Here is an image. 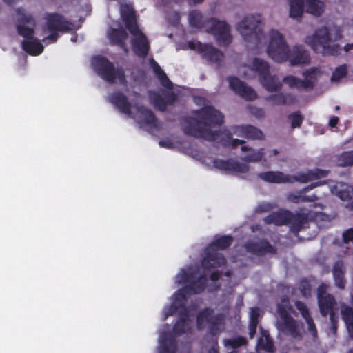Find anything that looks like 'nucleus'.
Instances as JSON below:
<instances>
[{"instance_id":"1","label":"nucleus","mask_w":353,"mask_h":353,"mask_svg":"<svg viewBox=\"0 0 353 353\" xmlns=\"http://www.w3.org/2000/svg\"><path fill=\"white\" fill-rule=\"evenodd\" d=\"M193 114L198 119L189 116L184 117L182 119L185 124L183 130L186 135L210 141H216L221 137V131L213 132L210 127L221 125L223 123V115L221 112L211 106H207L194 111Z\"/></svg>"},{"instance_id":"2","label":"nucleus","mask_w":353,"mask_h":353,"mask_svg":"<svg viewBox=\"0 0 353 353\" xmlns=\"http://www.w3.org/2000/svg\"><path fill=\"white\" fill-rule=\"evenodd\" d=\"M267 53L276 62L289 60L291 65L306 64L310 61V54L303 46H295L290 49L283 35L276 30L270 32Z\"/></svg>"},{"instance_id":"3","label":"nucleus","mask_w":353,"mask_h":353,"mask_svg":"<svg viewBox=\"0 0 353 353\" xmlns=\"http://www.w3.org/2000/svg\"><path fill=\"white\" fill-rule=\"evenodd\" d=\"M197 273L196 271L183 270L177 275L179 279V282L185 285L174 294L172 303L179 310L186 307L185 304L189 295L199 294L205 290L208 279L205 274L197 276Z\"/></svg>"},{"instance_id":"4","label":"nucleus","mask_w":353,"mask_h":353,"mask_svg":"<svg viewBox=\"0 0 353 353\" xmlns=\"http://www.w3.org/2000/svg\"><path fill=\"white\" fill-rule=\"evenodd\" d=\"M233 241L234 239L230 235L215 236L214 241L204 250L205 255L201 260L202 268L204 270H211L224 266L227 261L219 251L228 248Z\"/></svg>"},{"instance_id":"5","label":"nucleus","mask_w":353,"mask_h":353,"mask_svg":"<svg viewBox=\"0 0 353 353\" xmlns=\"http://www.w3.org/2000/svg\"><path fill=\"white\" fill-rule=\"evenodd\" d=\"M225 316L223 314H214V310L210 307H205L200 310L196 315V327L199 330H203L208 324V333L215 337V345L210 348L208 353H219L217 337L222 332L224 325Z\"/></svg>"},{"instance_id":"6","label":"nucleus","mask_w":353,"mask_h":353,"mask_svg":"<svg viewBox=\"0 0 353 353\" xmlns=\"http://www.w3.org/2000/svg\"><path fill=\"white\" fill-rule=\"evenodd\" d=\"M94 70L103 80L108 83H114L117 79L121 85H125L127 80L122 68H115L109 59L103 56H96L92 60Z\"/></svg>"},{"instance_id":"7","label":"nucleus","mask_w":353,"mask_h":353,"mask_svg":"<svg viewBox=\"0 0 353 353\" xmlns=\"http://www.w3.org/2000/svg\"><path fill=\"white\" fill-rule=\"evenodd\" d=\"M307 42L316 53L324 56H337L340 54L341 48L339 44L330 45L331 37L326 26L317 29L312 37L307 38Z\"/></svg>"},{"instance_id":"8","label":"nucleus","mask_w":353,"mask_h":353,"mask_svg":"<svg viewBox=\"0 0 353 353\" xmlns=\"http://www.w3.org/2000/svg\"><path fill=\"white\" fill-rule=\"evenodd\" d=\"M236 30L242 35L245 41L259 42L263 36L261 16L245 17L241 21L238 23Z\"/></svg>"},{"instance_id":"9","label":"nucleus","mask_w":353,"mask_h":353,"mask_svg":"<svg viewBox=\"0 0 353 353\" xmlns=\"http://www.w3.org/2000/svg\"><path fill=\"white\" fill-rule=\"evenodd\" d=\"M186 328L187 322L184 319H179L172 327V333H162L159 337L158 353H176L178 344L174 335L185 333Z\"/></svg>"},{"instance_id":"10","label":"nucleus","mask_w":353,"mask_h":353,"mask_svg":"<svg viewBox=\"0 0 353 353\" xmlns=\"http://www.w3.org/2000/svg\"><path fill=\"white\" fill-rule=\"evenodd\" d=\"M320 73L317 68L313 67L302 72V75L305 77L304 80L293 75H288L283 77V82L289 88H296L298 90H313Z\"/></svg>"},{"instance_id":"11","label":"nucleus","mask_w":353,"mask_h":353,"mask_svg":"<svg viewBox=\"0 0 353 353\" xmlns=\"http://www.w3.org/2000/svg\"><path fill=\"white\" fill-rule=\"evenodd\" d=\"M277 313L280 318L278 321V328L282 332L289 334L294 339L301 336L299 325L297 321L288 313L285 306L279 304L277 305Z\"/></svg>"},{"instance_id":"12","label":"nucleus","mask_w":353,"mask_h":353,"mask_svg":"<svg viewBox=\"0 0 353 353\" xmlns=\"http://www.w3.org/2000/svg\"><path fill=\"white\" fill-rule=\"evenodd\" d=\"M17 24V32L24 38L23 40L32 39L34 37L35 19L31 14L26 13L23 9L18 8L16 10Z\"/></svg>"},{"instance_id":"13","label":"nucleus","mask_w":353,"mask_h":353,"mask_svg":"<svg viewBox=\"0 0 353 353\" xmlns=\"http://www.w3.org/2000/svg\"><path fill=\"white\" fill-rule=\"evenodd\" d=\"M210 32L214 34L219 46H227L232 42L230 26L224 21L210 19Z\"/></svg>"},{"instance_id":"14","label":"nucleus","mask_w":353,"mask_h":353,"mask_svg":"<svg viewBox=\"0 0 353 353\" xmlns=\"http://www.w3.org/2000/svg\"><path fill=\"white\" fill-rule=\"evenodd\" d=\"M130 33L133 36L131 41L133 52L139 57L145 58L150 49V42L146 35L139 30V27Z\"/></svg>"},{"instance_id":"15","label":"nucleus","mask_w":353,"mask_h":353,"mask_svg":"<svg viewBox=\"0 0 353 353\" xmlns=\"http://www.w3.org/2000/svg\"><path fill=\"white\" fill-rule=\"evenodd\" d=\"M228 80L230 88L245 100L253 101L256 99V92L245 82L235 77H230Z\"/></svg>"},{"instance_id":"16","label":"nucleus","mask_w":353,"mask_h":353,"mask_svg":"<svg viewBox=\"0 0 353 353\" xmlns=\"http://www.w3.org/2000/svg\"><path fill=\"white\" fill-rule=\"evenodd\" d=\"M48 31H68L72 29V24L65 17L57 12L47 13L45 17Z\"/></svg>"},{"instance_id":"17","label":"nucleus","mask_w":353,"mask_h":353,"mask_svg":"<svg viewBox=\"0 0 353 353\" xmlns=\"http://www.w3.org/2000/svg\"><path fill=\"white\" fill-rule=\"evenodd\" d=\"M317 298L319 310L323 316H326L332 311L335 299L333 295L326 293V287L321 284L317 289Z\"/></svg>"},{"instance_id":"18","label":"nucleus","mask_w":353,"mask_h":353,"mask_svg":"<svg viewBox=\"0 0 353 353\" xmlns=\"http://www.w3.org/2000/svg\"><path fill=\"white\" fill-rule=\"evenodd\" d=\"M233 134L235 135L252 140H263L265 135L258 128L252 125H240L232 127Z\"/></svg>"},{"instance_id":"19","label":"nucleus","mask_w":353,"mask_h":353,"mask_svg":"<svg viewBox=\"0 0 353 353\" xmlns=\"http://www.w3.org/2000/svg\"><path fill=\"white\" fill-rule=\"evenodd\" d=\"M214 166L219 170L235 173H246L249 166L232 159L223 160L216 159L213 161Z\"/></svg>"},{"instance_id":"20","label":"nucleus","mask_w":353,"mask_h":353,"mask_svg":"<svg viewBox=\"0 0 353 353\" xmlns=\"http://www.w3.org/2000/svg\"><path fill=\"white\" fill-rule=\"evenodd\" d=\"M246 250L256 256H263L265 254H276L277 250L266 239H262L259 242L250 241L245 244Z\"/></svg>"},{"instance_id":"21","label":"nucleus","mask_w":353,"mask_h":353,"mask_svg":"<svg viewBox=\"0 0 353 353\" xmlns=\"http://www.w3.org/2000/svg\"><path fill=\"white\" fill-rule=\"evenodd\" d=\"M197 50L210 63L219 64L223 57V53L210 44L197 43Z\"/></svg>"},{"instance_id":"22","label":"nucleus","mask_w":353,"mask_h":353,"mask_svg":"<svg viewBox=\"0 0 353 353\" xmlns=\"http://www.w3.org/2000/svg\"><path fill=\"white\" fill-rule=\"evenodd\" d=\"M329 170L315 168L314 170H307L305 172H298L296 175H293V183L299 182L306 183L309 181L321 179L327 176Z\"/></svg>"},{"instance_id":"23","label":"nucleus","mask_w":353,"mask_h":353,"mask_svg":"<svg viewBox=\"0 0 353 353\" xmlns=\"http://www.w3.org/2000/svg\"><path fill=\"white\" fill-rule=\"evenodd\" d=\"M108 101L114 105L121 112L130 115L131 104L126 95L121 91L111 93L108 96Z\"/></svg>"},{"instance_id":"24","label":"nucleus","mask_w":353,"mask_h":353,"mask_svg":"<svg viewBox=\"0 0 353 353\" xmlns=\"http://www.w3.org/2000/svg\"><path fill=\"white\" fill-rule=\"evenodd\" d=\"M259 178L272 183H292L293 175L285 174L281 171H267L258 174Z\"/></svg>"},{"instance_id":"25","label":"nucleus","mask_w":353,"mask_h":353,"mask_svg":"<svg viewBox=\"0 0 353 353\" xmlns=\"http://www.w3.org/2000/svg\"><path fill=\"white\" fill-rule=\"evenodd\" d=\"M120 13L125 28L130 32H132L139 27L135 19V12L132 6L129 4H121Z\"/></svg>"},{"instance_id":"26","label":"nucleus","mask_w":353,"mask_h":353,"mask_svg":"<svg viewBox=\"0 0 353 353\" xmlns=\"http://www.w3.org/2000/svg\"><path fill=\"white\" fill-rule=\"evenodd\" d=\"M292 217V213L287 210L273 212L264 218L267 224H274L278 226L288 225Z\"/></svg>"},{"instance_id":"27","label":"nucleus","mask_w":353,"mask_h":353,"mask_svg":"<svg viewBox=\"0 0 353 353\" xmlns=\"http://www.w3.org/2000/svg\"><path fill=\"white\" fill-rule=\"evenodd\" d=\"M259 81L262 86L270 92H279L282 88V83L276 75H271L270 72L261 77Z\"/></svg>"},{"instance_id":"28","label":"nucleus","mask_w":353,"mask_h":353,"mask_svg":"<svg viewBox=\"0 0 353 353\" xmlns=\"http://www.w3.org/2000/svg\"><path fill=\"white\" fill-rule=\"evenodd\" d=\"M22 49L32 56H38L41 54L44 49L43 46L36 37L32 39L23 40L21 41Z\"/></svg>"},{"instance_id":"29","label":"nucleus","mask_w":353,"mask_h":353,"mask_svg":"<svg viewBox=\"0 0 353 353\" xmlns=\"http://www.w3.org/2000/svg\"><path fill=\"white\" fill-rule=\"evenodd\" d=\"M334 283L339 289H345L346 280L345 279V267L343 261H337L334 263L332 269Z\"/></svg>"},{"instance_id":"30","label":"nucleus","mask_w":353,"mask_h":353,"mask_svg":"<svg viewBox=\"0 0 353 353\" xmlns=\"http://www.w3.org/2000/svg\"><path fill=\"white\" fill-rule=\"evenodd\" d=\"M266 101H271L272 104L277 105H284L287 104H293L296 99V97L290 93L278 92L270 94L265 98Z\"/></svg>"},{"instance_id":"31","label":"nucleus","mask_w":353,"mask_h":353,"mask_svg":"<svg viewBox=\"0 0 353 353\" xmlns=\"http://www.w3.org/2000/svg\"><path fill=\"white\" fill-rule=\"evenodd\" d=\"M109 38L111 43L118 46L125 51H128L125 40L128 38V33L123 29L112 28L109 33Z\"/></svg>"},{"instance_id":"32","label":"nucleus","mask_w":353,"mask_h":353,"mask_svg":"<svg viewBox=\"0 0 353 353\" xmlns=\"http://www.w3.org/2000/svg\"><path fill=\"white\" fill-rule=\"evenodd\" d=\"M137 111L140 114L144 124L153 128L157 127V119L154 112L144 105H139Z\"/></svg>"},{"instance_id":"33","label":"nucleus","mask_w":353,"mask_h":353,"mask_svg":"<svg viewBox=\"0 0 353 353\" xmlns=\"http://www.w3.org/2000/svg\"><path fill=\"white\" fill-rule=\"evenodd\" d=\"M341 314L345 324L349 336L353 339V307L348 305L342 306Z\"/></svg>"},{"instance_id":"34","label":"nucleus","mask_w":353,"mask_h":353,"mask_svg":"<svg viewBox=\"0 0 353 353\" xmlns=\"http://www.w3.org/2000/svg\"><path fill=\"white\" fill-rule=\"evenodd\" d=\"M290 231L294 234L297 235L299 232L304 227V225L307 222V216L304 214H292V217L290 219Z\"/></svg>"},{"instance_id":"35","label":"nucleus","mask_w":353,"mask_h":353,"mask_svg":"<svg viewBox=\"0 0 353 353\" xmlns=\"http://www.w3.org/2000/svg\"><path fill=\"white\" fill-rule=\"evenodd\" d=\"M221 135H223L221 138L220 142L223 146H230L232 148H236L239 145H243L245 141L238 139L232 138V133L229 130H225L221 132Z\"/></svg>"},{"instance_id":"36","label":"nucleus","mask_w":353,"mask_h":353,"mask_svg":"<svg viewBox=\"0 0 353 353\" xmlns=\"http://www.w3.org/2000/svg\"><path fill=\"white\" fill-rule=\"evenodd\" d=\"M262 336L257 341L256 348L259 350H265L268 352H274V344L270 335L266 331H263Z\"/></svg>"},{"instance_id":"37","label":"nucleus","mask_w":353,"mask_h":353,"mask_svg":"<svg viewBox=\"0 0 353 353\" xmlns=\"http://www.w3.org/2000/svg\"><path fill=\"white\" fill-rule=\"evenodd\" d=\"M252 70L258 73L259 79L270 73V65L266 61L255 57L252 61Z\"/></svg>"},{"instance_id":"38","label":"nucleus","mask_w":353,"mask_h":353,"mask_svg":"<svg viewBox=\"0 0 353 353\" xmlns=\"http://www.w3.org/2000/svg\"><path fill=\"white\" fill-rule=\"evenodd\" d=\"M324 11V3L319 0H306V12L320 17Z\"/></svg>"},{"instance_id":"39","label":"nucleus","mask_w":353,"mask_h":353,"mask_svg":"<svg viewBox=\"0 0 353 353\" xmlns=\"http://www.w3.org/2000/svg\"><path fill=\"white\" fill-rule=\"evenodd\" d=\"M327 183L326 180H321L317 182H314L308 185L307 186L305 187L303 190H301L297 194H291L288 196V199L294 203H300L301 200V193H306L308 191L324 184Z\"/></svg>"},{"instance_id":"40","label":"nucleus","mask_w":353,"mask_h":353,"mask_svg":"<svg viewBox=\"0 0 353 353\" xmlns=\"http://www.w3.org/2000/svg\"><path fill=\"white\" fill-rule=\"evenodd\" d=\"M303 0H290V16L292 18L300 17L304 10Z\"/></svg>"},{"instance_id":"41","label":"nucleus","mask_w":353,"mask_h":353,"mask_svg":"<svg viewBox=\"0 0 353 353\" xmlns=\"http://www.w3.org/2000/svg\"><path fill=\"white\" fill-rule=\"evenodd\" d=\"M150 99L154 107L161 112H165L167 109V104L164 97H162L159 93L153 92L150 94Z\"/></svg>"},{"instance_id":"42","label":"nucleus","mask_w":353,"mask_h":353,"mask_svg":"<svg viewBox=\"0 0 353 353\" xmlns=\"http://www.w3.org/2000/svg\"><path fill=\"white\" fill-rule=\"evenodd\" d=\"M247 340L245 337L238 336L232 339H225L223 340V344L226 347L236 349L241 346L247 345Z\"/></svg>"},{"instance_id":"43","label":"nucleus","mask_w":353,"mask_h":353,"mask_svg":"<svg viewBox=\"0 0 353 353\" xmlns=\"http://www.w3.org/2000/svg\"><path fill=\"white\" fill-rule=\"evenodd\" d=\"M189 23L192 27L202 28L203 20L201 13L197 10H192L189 14Z\"/></svg>"},{"instance_id":"44","label":"nucleus","mask_w":353,"mask_h":353,"mask_svg":"<svg viewBox=\"0 0 353 353\" xmlns=\"http://www.w3.org/2000/svg\"><path fill=\"white\" fill-rule=\"evenodd\" d=\"M264 155L263 148L257 150L252 149L250 152L243 158V160L246 162H259L263 159Z\"/></svg>"},{"instance_id":"45","label":"nucleus","mask_w":353,"mask_h":353,"mask_svg":"<svg viewBox=\"0 0 353 353\" xmlns=\"http://www.w3.org/2000/svg\"><path fill=\"white\" fill-rule=\"evenodd\" d=\"M347 74V68L345 64L341 65L335 68L333 71L331 79L332 81H339L342 78L346 77Z\"/></svg>"},{"instance_id":"46","label":"nucleus","mask_w":353,"mask_h":353,"mask_svg":"<svg viewBox=\"0 0 353 353\" xmlns=\"http://www.w3.org/2000/svg\"><path fill=\"white\" fill-rule=\"evenodd\" d=\"M341 166L353 165V150L343 152L339 157Z\"/></svg>"},{"instance_id":"47","label":"nucleus","mask_w":353,"mask_h":353,"mask_svg":"<svg viewBox=\"0 0 353 353\" xmlns=\"http://www.w3.org/2000/svg\"><path fill=\"white\" fill-rule=\"evenodd\" d=\"M291 119V126L292 128H300L303 121V117L299 111L294 112L288 116Z\"/></svg>"},{"instance_id":"48","label":"nucleus","mask_w":353,"mask_h":353,"mask_svg":"<svg viewBox=\"0 0 353 353\" xmlns=\"http://www.w3.org/2000/svg\"><path fill=\"white\" fill-rule=\"evenodd\" d=\"M299 290L303 296H310L312 288L310 282L306 279H303L299 283Z\"/></svg>"},{"instance_id":"49","label":"nucleus","mask_w":353,"mask_h":353,"mask_svg":"<svg viewBox=\"0 0 353 353\" xmlns=\"http://www.w3.org/2000/svg\"><path fill=\"white\" fill-rule=\"evenodd\" d=\"M294 305L303 319L308 318L310 316V312L304 303L301 301H296Z\"/></svg>"},{"instance_id":"50","label":"nucleus","mask_w":353,"mask_h":353,"mask_svg":"<svg viewBox=\"0 0 353 353\" xmlns=\"http://www.w3.org/2000/svg\"><path fill=\"white\" fill-rule=\"evenodd\" d=\"M260 315V310L259 307H252L251 309L250 312V325L256 326L259 323V317Z\"/></svg>"},{"instance_id":"51","label":"nucleus","mask_w":353,"mask_h":353,"mask_svg":"<svg viewBox=\"0 0 353 353\" xmlns=\"http://www.w3.org/2000/svg\"><path fill=\"white\" fill-rule=\"evenodd\" d=\"M158 79L163 87L168 90L173 89V83L170 80L165 72L161 74V75L159 77Z\"/></svg>"},{"instance_id":"52","label":"nucleus","mask_w":353,"mask_h":353,"mask_svg":"<svg viewBox=\"0 0 353 353\" xmlns=\"http://www.w3.org/2000/svg\"><path fill=\"white\" fill-rule=\"evenodd\" d=\"M347 190H340L338 196L343 201H348L353 196V190L350 188H347Z\"/></svg>"},{"instance_id":"53","label":"nucleus","mask_w":353,"mask_h":353,"mask_svg":"<svg viewBox=\"0 0 353 353\" xmlns=\"http://www.w3.org/2000/svg\"><path fill=\"white\" fill-rule=\"evenodd\" d=\"M343 241L345 244L353 243V228H349L343 232Z\"/></svg>"},{"instance_id":"54","label":"nucleus","mask_w":353,"mask_h":353,"mask_svg":"<svg viewBox=\"0 0 353 353\" xmlns=\"http://www.w3.org/2000/svg\"><path fill=\"white\" fill-rule=\"evenodd\" d=\"M164 99H165L167 106L172 105L177 99V94L173 91H168L165 94Z\"/></svg>"},{"instance_id":"55","label":"nucleus","mask_w":353,"mask_h":353,"mask_svg":"<svg viewBox=\"0 0 353 353\" xmlns=\"http://www.w3.org/2000/svg\"><path fill=\"white\" fill-rule=\"evenodd\" d=\"M307 326L308 330L314 336H316L317 335V330L316 328L315 323L312 318L311 316H310L308 318L305 319Z\"/></svg>"},{"instance_id":"56","label":"nucleus","mask_w":353,"mask_h":353,"mask_svg":"<svg viewBox=\"0 0 353 353\" xmlns=\"http://www.w3.org/2000/svg\"><path fill=\"white\" fill-rule=\"evenodd\" d=\"M150 64L152 68L154 73L156 74L157 77L159 78L161 75V74H163L165 72L161 69L160 65L158 64L157 61H155L153 59L150 60Z\"/></svg>"},{"instance_id":"57","label":"nucleus","mask_w":353,"mask_h":353,"mask_svg":"<svg viewBox=\"0 0 353 353\" xmlns=\"http://www.w3.org/2000/svg\"><path fill=\"white\" fill-rule=\"evenodd\" d=\"M304 194L305 193H301L300 203L314 202L318 200V197L315 194L306 196L304 195Z\"/></svg>"},{"instance_id":"58","label":"nucleus","mask_w":353,"mask_h":353,"mask_svg":"<svg viewBox=\"0 0 353 353\" xmlns=\"http://www.w3.org/2000/svg\"><path fill=\"white\" fill-rule=\"evenodd\" d=\"M50 32V34L47 36L45 39H43V41H45L46 39H48V40H50L52 43H55L57 42V39H58V32L59 31H57V30H54V31H49Z\"/></svg>"},{"instance_id":"59","label":"nucleus","mask_w":353,"mask_h":353,"mask_svg":"<svg viewBox=\"0 0 353 353\" xmlns=\"http://www.w3.org/2000/svg\"><path fill=\"white\" fill-rule=\"evenodd\" d=\"M179 319H184V321H188V311L187 307L179 310Z\"/></svg>"},{"instance_id":"60","label":"nucleus","mask_w":353,"mask_h":353,"mask_svg":"<svg viewBox=\"0 0 353 353\" xmlns=\"http://www.w3.org/2000/svg\"><path fill=\"white\" fill-rule=\"evenodd\" d=\"M179 310L173 303H172L166 312V316H172L176 312L179 313Z\"/></svg>"},{"instance_id":"61","label":"nucleus","mask_w":353,"mask_h":353,"mask_svg":"<svg viewBox=\"0 0 353 353\" xmlns=\"http://www.w3.org/2000/svg\"><path fill=\"white\" fill-rule=\"evenodd\" d=\"M221 272L219 271H214L212 272L210 275V279L212 281H217L221 276Z\"/></svg>"},{"instance_id":"62","label":"nucleus","mask_w":353,"mask_h":353,"mask_svg":"<svg viewBox=\"0 0 353 353\" xmlns=\"http://www.w3.org/2000/svg\"><path fill=\"white\" fill-rule=\"evenodd\" d=\"M339 119L336 116H332L329 121V125L332 128L336 127L338 124Z\"/></svg>"},{"instance_id":"63","label":"nucleus","mask_w":353,"mask_h":353,"mask_svg":"<svg viewBox=\"0 0 353 353\" xmlns=\"http://www.w3.org/2000/svg\"><path fill=\"white\" fill-rule=\"evenodd\" d=\"M270 209V206L268 204H261L257 207V212H267Z\"/></svg>"},{"instance_id":"64","label":"nucleus","mask_w":353,"mask_h":353,"mask_svg":"<svg viewBox=\"0 0 353 353\" xmlns=\"http://www.w3.org/2000/svg\"><path fill=\"white\" fill-rule=\"evenodd\" d=\"M256 326L249 325V336L250 339L253 338L256 332Z\"/></svg>"}]
</instances>
